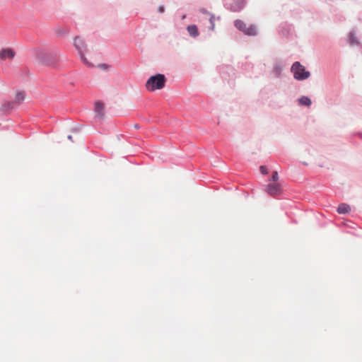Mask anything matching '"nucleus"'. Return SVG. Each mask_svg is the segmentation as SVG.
<instances>
[{"label": "nucleus", "mask_w": 362, "mask_h": 362, "mask_svg": "<svg viewBox=\"0 0 362 362\" xmlns=\"http://www.w3.org/2000/svg\"><path fill=\"white\" fill-rule=\"evenodd\" d=\"M165 77L163 74L151 76L146 83V88L149 91L162 89L165 86Z\"/></svg>", "instance_id": "f257e3e1"}, {"label": "nucleus", "mask_w": 362, "mask_h": 362, "mask_svg": "<svg viewBox=\"0 0 362 362\" xmlns=\"http://www.w3.org/2000/svg\"><path fill=\"white\" fill-rule=\"evenodd\" d=\"M291 71L296 79L303 81L307 79L310 76V73L305 71V69L300 62H296L291 67Z\"/></svg>", "instance_id": "f03ea898"}, {"label": "nucleus", "mask_w": 362, "mask_h": 362, "mask_svg": "<svg viewBox=\"0 0 362 362\" xmlns=\"http://www.w3.org/2000/svg\"><path fill=\"white\" fill-rule=\"evenodd\" d=\"M234 24L240 31L247 35L254 36L257 34V28L255 25H250L247 26V24L241 20H236Z\"/></svg>", "instance_id": "7ed1b4c3"}, {"label": "nucleus", "mask_w": 362, "mask_h": 362, "mask_svg": "<svg viewBox=\"0 0 362 362\" xmlns=\"http://www.w3.org/2000/svg\"><path fill=\"white\" fill-rule=\"evenodd\" d=\"M74 46L78 51V53L80 54L81 59L82 60V62L88 66H91L90 63H89L87 61V59L85 57L84 54H83V50L86 48V45H85L83 40L79 37H75Z\"/></svg>", "instance_id": "20e7f679"}, {"label": "nucleus", "mask_w": 362, "mask_h": 362, "mask_svg": "<svg viewBox=\"0 0 362 362\" xmlns=\"http://www.w3.org/2000/svg\"><path fill=\"white\" fill-rule=\"evenodd\" d=\"M266 192L272 196L278 195L281 192V186L276 182L269 184L267 185Z\"/></svg>", "instance_id": "39448f33"}, {"label": "nucleus", "mask_w": 362, "mask_h": 362, "mask_svg": "<svg viewBox=\"0 0 362 362\" xmlns=\"http://www.w3.org/2000/svg\"><path fill=\"white\" fill-rule=\"evenodd\" d=\"M15 56V52L11 48L3 49L0 52V57L1 59L5 60L6 59H13Z\"/></svg>", "instance_id": "423d86ee"}, {"label": "nucleus", "mask_w": 362, "mask_h": 362, "mask_svg": "<svg viewBox=\"0 0 362 362\" xmlns=\"http://www.w3.org/2000/svg\"><path fill=\"white\" fill-rule=\"evenodd\" d=\"M350 211V206L345 203L340 204L337 208V212L341 214H348Z\"/></svg>", "instance_id": "0eeeda50"}, {"label": "nucleus", "mask_w": 362, "mask_h": 362, "mask_svg": "<svg viewBox=\"0 0 362 362\" xmlns=\"http://www.w3.org/2000/svg\"><path fill=\"white\" fill-rule=\"evenodd\" d=\"M233 1H234V4L231 5V10L233 11H235V12L238 11L243 8L244 4H243V0H233Z\"/></svg>", "instance_id": "6e6552de"}, {"label": "nucleus", "mask_w": 362, "mask_h": 362, "mask_svg": "<svg viewBox=\"0 0 362 362\" xmlns=\"http://www.w3.org/2000/svg\"><path fill=\"white\" fill-rule=\"evenodd\" d=\"M103 110H104V105H103V104L102 103H100V102H97L95 104V113L100 117H102L103 116V115H104Z\"/></svg>", "instance_id": "1a4fd4ad"}, {"label": "nucleus", "mask_w": 362, "mask_h": 362, "mask_svg": "<svg viewBox=\"0 0 362 362\" xmlns=\"http://www.w3.org/2000/svg\"><path fill=\"white\" fill-rule=\"evenodd\" d=\"M187 31L192 37H197L199 35L197 28L195 25H191L187 27Z\"/></svg>", "instance_id": "9d476101"}, {"label": "nucleus", "mask_w": 362, "mask_h": 362, "mask_svg": "<svg viewBox=\"0 0 362 362\" xmlns=\"http://www.w3.org/2000/svg\"><path fill=\"white\" fill-rule=\"evenodd\" d=\"M25 99V93L24 92H18L16 93L15 97V103L20 104Z\"/></svg>", "instance_id": "9b49d317"}, {"label": "nucleus", "mask_w": 362, "mask_h": 362, "mask_svg": "<svg viewBox=\"0 0 362 362\" xmlns=\"http://www.w3.org/2000/svg\"><path fill=\"white\" fill-rule=\"evenodd\" d=\"M299 103L301 105L310 106L311 104V100L308 97L303 96L299 99Z\"/></svg>", "instance_id": "f8f14e48"}, {"label": "nucleus", "mask_w": 362, "mask_h": 362, "mask_svg": "<svg viewBox=\"0 0 362 362\" xmlns=\"http://www.w3.org/2000/svg\"><path fill=\"white\" fill-rule=\"evenodd\" d=\"M349 43L351 45H356V44H358L357 38H356V37L355 36V35L353 33H351L349 34Z\"/></svg>", "instance_id": "ddd939ff"}, {"label": "nucleus", "mask_w": 362, "mask_h": 362, "mask_svg": "<svg viewBox=\"0 0 362 362\" xmlns=\"http://www.w3.org/2000/svg\"><path fill=\"white\" fill-rule=\"evenodd\" d=\"M214 20H215V18L214 16H210V18H209V22H210V24H211V26H210V29L211 30H214V27H215V25H214Z\"/></svg>", "instance_id": "4468645a"}, {"label": "nucleus", "mask_w": 362, "mask_h": 362, "mask_svg": "<svg viewBox=\"0 0 362 362\" xmlns=\"http://www.w3.org/2000/svg\"><path fill=\"white\" fill-rule=\"evenodd\" d=\"M279 175L276 171H274L272 174V180L274 182H276L279 180Z\"/></svg>", "instance_id": "2eb2a0df"}, {"label": "nucleus", "mask_w": 362, "mask_h": 362, "mask_svg": "<svg viewBox=\"0 0 362 362\" xmlns=\"http://www.w3.org/2000/svg\"><path fill=\"white\" fill-rule=\"evenodd\" d=\"M5 110H9L13 108V103H8L4 105Z\"/></svg>", "instance_id": "dca6fc26"}, {"label": "nucleus", "mask_w": 362, "mask_h": 362, "mask_svg": "<svg viewBox=\"0 0 362 362\" xmlns=\"http://www.w3.org/2000/svg\"><path fill=\"white\" fill-rule=\"evenodd\" d=\"M259 170L262 174H267L268 173L267 168L264 165L260 166Z\"/></svg>", "instance_id": "f3484780"}, {"label": "nucleus", "mask_w": 362, "mask_h": 362, "mask_svg": "<svg viewBox=\"0 0 362 362\" xmlns=\"http://www.w3.org/2000/svg\"><path fill=\"white\" fill-rule=\"evenodd\" d=\"M164 11H165V8H164V6H160L158 7V11H159L160 13H163V12H164Z\"/></svg>", "instance_id": "a211bd4d"}, {"label": "nucleus", "mask_w": 362, "mask_h": 362, "mask_svg": "<svg viewBox=\"0 0 362 362\" xmlns=\"http://www.w3.org/2000/svg\"><path fill=\"white\" fill-rule=\"evenodd\" d=\"M68 139H69V140H72V136H68Z\"/></svg>", "instance_id": "6ab92c4d"}]
</instances>
